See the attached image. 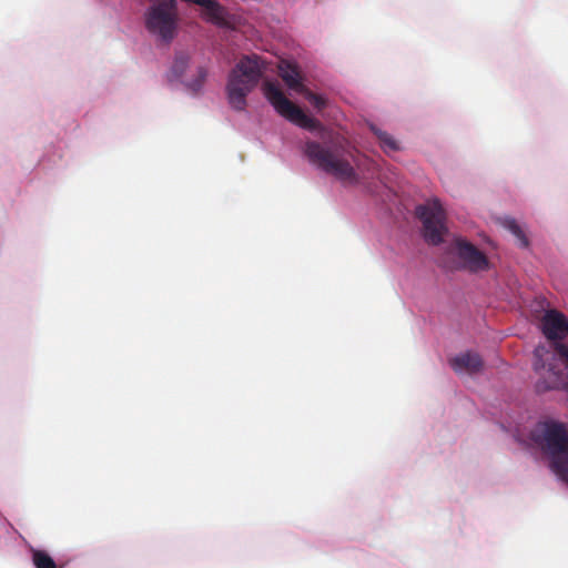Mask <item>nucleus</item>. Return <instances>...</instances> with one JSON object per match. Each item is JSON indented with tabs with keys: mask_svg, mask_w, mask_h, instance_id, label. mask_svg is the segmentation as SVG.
Returning <instances> with one entry per match:
<instances>
[{
	"mask_svg": "<svg viewBox=\"0 0 568 568\" xmlns=\"http://www.w3.org/2000/svg\"><path fill=\"white\" fill-rule=\"evenodd\" d=\"M264 95L274 106L276 112L290 122L308 131H318L323 143L317 141H306L304 154L308 161L325 173L334 176L342 183H358V174L355 166L358 165L355 148H351L348 141L327 130L322 123L290 101L281 89L266 81L263 85Z\"/></svg>",
	"mask_w": 568,
	"mask_h": 568,
	"instance_id": "1",
	"label": "nucleus"
},
{
	"mask_svg": "<svg viewBox=\"0 0 568 568\" xmlns=\"http://www.w3.org/2000/svg\"><path fill=\"white\" fill-rule=\"evenodd\" d=\"M530 439L549 457L551 470L568 485V430L565 424L547 419L538 422Z\"/></svg>",
	"mask_w": 568,
	"mask_h": 568,
	"instance_id": "2",
	"label": "nucleus"
},
{
	"mask_svg": "<svg viewBox=\"0 0 568 568\" xmlns=\"http://www.w3.org/2000/svg\"><path fill=\"white\" fill-rule=\"evenodd\" d=\"M263 73V60L256 55H244L229 75L226 93L233 109L242 111L246 97L257 85Z\"/></svg>",
	"mask_w": 568,
	"mask_h": 568,
	"instance_id": "3",
	"label": "nucleus"
},
{
	"mask_svg": "<svg viewBox=\"0 0 568 568\" xmlns=\"http://www.w3.org/2000/svg\"><path fill=\"white\" fill-rule=\"evenodd\" d=\"M534 368L544 372L545 388H565L568 386V346L556 343L555 353L545 347H537L534 352Z\"/></svg>",
	"mask_w": 568,
	"mask_h": 568,
	"instance_id": "4",
	"label": "nucleus"
},
{
	"mask_svg": "<svg viewBox=\"0 0 568 568\" xmlns=\"http://www.w3.org/2000/svg\"><path fill=\"white\" fill-rule=\"evenodd\" d=\"M416 215L423 223V235L427 243L438 245L447 233L446 213L438 199H432L416 207Z\"/></svg>",
	"mask_w": 568,
	"mask_h": 568,
	"instance_id": "5",
	"label": "nucleus"
},
{
	"mask_svg": "<svg viewBox=\"0 0 568 568\" xmlns=\"http://www.w3.org/2000/svg\"><path fill=\"white\" fill-rule=\"evenodd\" d=\"M458 257L463 261L466 268L471 272L487 270L489 261L487 256L475 245L464 239L455 241Z\"/></svg>",
	"mask_w": 568,
	"mask_h": 568,
	"instance_id": "6",
	"label": "nucleus"
},
{
	"mask_svg": "<svg viewBox=\"0 0 568 568\" xmlns=\"http://www.w3.org/2000/svg\"><path fill=\"white\" fill-rule=\"evenodd\" d=\"M541 329L550 341L564 339L568 335V320L556 310L547 311L541 320Z\"/></svg>",
	"mask_w": 568,
	"mask_h": 568,
	"instance_id": "7",
	"label": "nucleus"
},
{
	"mask_svg": "<svg viewBox=\"0 0 568 568\" xmlns=\"http://www.w3.org/2000/svg\"><path fill=\"white\" fill-rule=\"evenodd\" d=\"M449 364L457 374L467 373L474 375L484 367V361L480 355L470 351L450 358Z\"/></svg>",
	"mask_w": 568,
	"mask_h": 568,
	"instance_id": "8",
	"label": "nucleus"
},
{
	"mask_svg": "<svg viewBox=\"0 0 568 568\" xmlns=\"http://www.w3.org/2000/svg\"><path fill=\"white\" fill-rule=\"evenodd\" d=\"M278 73L282 80L290 89L300 93L302 89L305 87L301 81V73L295 64L283 61L278 65Z\"/></svg>",
	"mask_w": 568,
	"mask_h": 568,
	"instance_id": "9",
	"label": "nucleus"
},
{
	"mask_svg": "<svg viewBox=\"0 0 568 568\" xmlns=\"http://www.w3.org/2000/svg\"><path fill=\"white\" fill-rule=\"evenodd\" d=\"M189 62H190V55L186 52H183V51L176 52V54L174 57L173 64L171 67L170 73H169L170 80L180 79L184 74L186 68L189 67Z\"/></svg>",
	"mask_w": 568,
	"mask_h": 568,
	"instance_id": "10",
	"label": "nucleus"
},
{
	"mask_svg": "<svg viewBox=\"0 0 568 568\" xmlns=\"http://www.w3.org/2000/svg\"><path fill=\"white\" fill-rule=\"evenodd\" d=\"M371 130L378 139L381 146L383 148V150L385 152H395V151L399 150L398 143L390 134L378 129L374 124H371Z\"/></svg>",
	"mask_w": 568,
	"mask_h": 568,
	"instance_id": "11",
	"label": "nucleus"
},
{
	"mask_svg": "<svg viewBox=\"0 0 568 568\" xmlns=\"http://www.w3.org/2000/svg\"><path fill=\"white\" fill-rule=\"evenodd\" d=\"M503 225L505 229H507L509 232H511V234H514L516 236V239L518 240L519 245L521 247H528L529 241H528L525 232L523 231V229L520 227V225L517 223V221L515 219H511V217L504 219Z\"/></svg>",
	"mask_w": 568,
	"mask_h": 568,
	"instance_id": "12",
	"label": "nucleus"
},
{
	"mask_svg": "<svg viewBox=\"0 0 568 568\" xmlns=\"http://www.w3.org/2000/svg\"><path fill=\"white\" fill-rule=\"evenodd\" d=\"M503 225L505 229H507L509 232H511V234H514L516 236V239L518 240L519 245L521 247H528L529 241H528L525 232L523 231V229L520 227V225L517 223V221L515 219H511V217L504 219Z\"/></svg>",
	"mask_w": 568,
	"mask_h": 568,
	"instance_id": "13",
	"label": "nucleus"
},
{
	"mask_svg": "<svg viewBox=\"0 0 568 568\" xmlns=\"http://www.w3.org/2000/svg\"><path fill=\"white\" fill-rule=\"evenodd\" d=\"M32 562L36 568H58L54 560L44 550L33 549Z\"/></svg>",
	"mask_w": 568,
	"mask_h": 568,
	"instance_id": "14",
	"label": "nucleus"
},
{
	"mask_svg": "<svg viewBox=\"0 0 568 568\" xmlns=\"http://www.w3.org/2000/svg\"><path fill=\"white\" fill-rule=\"evenodd\" d=\"M317 111H322L326 108L327 101L323 95L312 92L310 89L304 87L300 92Z\"/></svg>",
	"mask_w": 568,
	"mask_h": 568,
	"instance_id": "15",
	"label": "nucleus"
},
{
	"mask_svg": "<svg viewBox=\"0 0 568 568\" xmlns=\"http://www.w3.org/2000/svg\"><path fill=\"white\" fill-rule=\"evenodd\" d=\"M207 72L203 67H200L196 71L195 79L190 82L187 85L193 92H197L202 89L205 79H206Z\"/></svg>",
	"mask_w": 568,
	"mask_h": 568,
	"instance_id": "16",
	"label": "nucleus"
}]
</instances>
